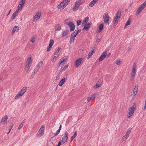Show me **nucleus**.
Returning a JSON list of instances; mask_svg holds the SVG:
<instances>
[{
    "label": "nucleus",
    "mask_w": 146,
    "mask_h": 146,
    "mask_svg": "<svg viewBox=\"0 0 146 146\" xmlns=\"http://www.w3.org/2000/svg\"><path fill=\"white\" fill-rule=\"evenodd\" d=\"M8 119V117L7 115H5L3 117L1 121V123L2 124H3L5 123H6L7 121V119Z\"/></svg>",
    "instance_id": "2eb2a0df"
},
{
    "label": "nucleus",
    "mask_w": 146,
    "mask_h": 146,
    "mask_svg": "<svg viewBox=\"0 0 146 146\" xmlns=\"http://www.w3.org/2000/svg\"><path fill=\"white\" fill-rule=\"evenodd\" d=\"M101 86L99 84H98L97 83H96V84L95 85V86H94V88H97L98 87H100Z\"/></svg>",
    "instance_id": "a18cd8bd"
},
{
    "label": "nucleus",
    "mask_w": 146,
    "mask_h": 146,
    "mask_svg": "<svg viewBox=\"0 0 146 146\" xmlns=\"http://www.w3.org/2000/svg\"><path fill=\"white\" fill-rule=\"evenodd\" d=\"M92 24L90 23H89L88 24H86V25H84V27L82 30L84 29L87 30L89 29L90 27L91 26Z\"/></svg>",
    "instance_id": "a211bd4d"
},
{
    "label": "nucleus",
    "mask_w": 146,
    "mask_h": 146,
    "mask_svg": "<svg viewBox=\"0 0 146 146\" xmlns=\"http://www.w3.org/2000/svg\"><path fill=\"white\" fill-rule=\"evenodd\" d=\"M88 19L89 17H86L82 21V25L83 26H84V24L86 25V24H87Z\"/></svg>",
    "instance_id": "412c9836"
},
{
    "label": "nucleus",
    "mask_w": 146,
    "mask_h": 146,
    "mask_svg": "<svg viewBox=\"0 0 146 146\" xmlns=\"http://www.w3.org/2000/svg\"><path fill=\"white\" fill-rule=\"evenodd\" d=\"M32 64V57H29L27 59V62H26V65L25 70V71L27 72L28 71L30 68Z\"/></svg>",
    "instance_id": "7ed1b4c3"
},
{
    "label": "nucleus",
    "mask_w": 146,
    "mask_h": 146,
    "mask_svg": "<svg viewBox=\"0 0 146 146\" xmlns=\"http://www.w3.org/2000/svg\"><path fill=\"white\" fill-rule=\"evenodd\" d=\"M26 0H22L19 3V5H20L22 6L24 5L25 2Z\"/></svg>",
    "instance_id": "f704fd0d"
},
{
    "label": "nucleus",
    "mask_w": 146,
    "mask_h": 146,
    "mask_svg": "<svg viewBox=\"0 0 146 146\" xmlns=\"http://www.w3.org/2000/svg\"><path fill=\"white\" fill-rule=\"evenodd\" d=\"M43 62L42 61L40 62L36 65V69L38 70L39 68L41 67L43 64Z\"/></svg>",
    "instance_id": "5701e85b"
},
{
    "label": "nucleus",
    "mask_w": 146,
    "mask_h": 146,
    "mask_svg": "<svg viewBox=\"0 0 146 146\" xmlns=\"http://www.w3.org/2000/svg\"><path fill=\"white\" fill-rule=\"evenodd\" d=\"M97 83L98 84H99L101 86L102 83V79H100L98 81Z\"/></svg>",
    "instance_id": "ea45409f"
},
{
    "label": "nucleus",
    "mask_w": 146,
    "mask_h": 146,
    "mask_svg": "<svg viewBox=\"0 0 146 146\" xmlns=\"http://www.w3.org/2000/svg\"><path fill=\"white\" fill-rule=\"evenodd\" d=\"M62 144L61 141H59L58 143V144L56 146H60L61 144Z\"/></svg>",
    "instance_id": "864d4df0"
},
{
    "label": "nucleus",
    "mask_w": 146,
    "mask_h": 146,
    "mask_svg": "<svg viewBox=\"0 0 146 146\" xmlns=\"http://www.w3.org/2000/svg\"><path fill=\"white\" fill-rule=\"evenodd\" d=\"M96 3L93 0L89 4V5L91 7H92Z\"/></svg>",
    "instance_id": "e433bc0d"
},
{
    "label": "nucleus",
    "mask_w": 146,
    "mask_h": 146,
    "mask_svg": "<svg viewBox=\"0 0 146 146\" xmlns=\"http://www.w3.org/2000/svg\"><path fill=\"white\" fill-rule=\"evenodd\" d=\"M81 23V21L80 20H78L77 22V25H79Z\"/></svg>",
    "instance_id": "09e8293b"
},
{
    "label": "nucleus",
    "mask_w": 146,
    "mask_h": 146,
    "mask_svg": "<svg viewBox=\"0 0 146 146\" xmlns=\"http://www.w3.org/2000/svg\"><path fill=\"white\" fill-rule=\"evenodd\" d=\"M91 97H92V100H93L96 97V94H94Z\"/></svg>",
    "instance_id": "8fccbe9b"
},
{
    "label": "nucleus",
    "mask_w": 146,
    "mask_h": 146,
    "mask_svg": "<svg viewBox=\"0 0 146 146\" xmlns=\"http://www.w3.org/2000/svg\"><path fill=\"white\" fill-rule=\"evenodd\" d=\"M18 13L19 11H18V10H16L12 15L11 20H13L18 15Z\"/></svg>",
    "instance_id": "f3484780"
},
{
    "label": "nucleus",
    "mask_w": 146,
    "mask_h": 146,
    "mask_svg": "<svg viewBox=\"0 0 146 146\" xmlns=\"http://www.w3.org/2000/svg\"><path fill=\"white\" fill-rule=\"evenodd\" d=\"M19 30V27L17 26H15L12 30V33H14L15 31H18Z\"/></svg>",
    "instance_id": "c756f323"
},
{
    "label": "nucleus",
    "mask_w": 146,
    "mask_h": 146,
    "mask_svg": "<svg viewBox=\"0 0 146 146\" xmlns=\"http://www.w3.org/2000/svg\"><path fill=\"white\" fill-rule=\"evenodd\" d=\"M66 6L62 2L57 7L58 9H62L65 8Z\"/></svg>",
    "instance_id": "dca6fc26"
},
{
    "label": "nucleus",
    "mask_w": 146,
    "mask_h": 146,
    "mask_svg": "<svg viewBox=\"0 0 146 146\" xmlns=\"http://www.w3.org/2000/svg\"><path fill=\"white\" fill-rule=\"evenodd\" d=\"M65 61V58H64L63 59V60H60L58 63H59V66H60V65H62V63L64 62Z\"/></svg>",
    "instance_id": "58836bf2"
},
{
    "label": "nucleus",
    "mask_w": 146,
    "mask_h": 146,
    "mask_svg": "<svg viewBox=\"0 0 146 146\" xmlns=\"http://www.w3.org/2000/svg\"><path fill=\"white\" fill-rule=\"evenodd\" d=\"M82 60V58H80L77 59L75 62V67H78L80 65L81 62Z\"/></svg>",
    "instance_id": "4468645a"
},
{
    "label": "nucleus",
    "mask_w": 146,
    "mask_h": 146,
    "mask_svg": "<svg viewBox=\"0 0 146 146\" xmlns=\"http://www.w3.org/2000/svg\"><path fill=\"white\" fill-rule=\"evenodd\" d=\"M44 125H42L38 133L37 134V135L38 137H41L43 134L44 132Z\"/></svg>",
    "instance_id": "6e6552de"
},
{
    "label": "nucleus",
    "mask_w": 146,
    "mask_h": 146,
    "mask_svg": "<svg viewBox=\"0 0 146 146\" xmlns=\"http://www.w3.org/2000/svg\"><path fill=\"white\" fill-rule=\"evenodd\" d=\"M75 137L72 136L71 138V142L73 140V139L75 138Z\"/></svg>",
    "instance_id": "bf43d9fd"
},
{
    "label": "nucleus",
    "mask_w": 146,
    "mask_h": 146,
    "mask_svg": "<svg viewBox=\"0 0 146 146\" xmlns=\"http://www.w3.org/2000/svg\"><path fill=\"white\" fill-rule=\"evenodd\" d=\"M121 62L120 60H118L116 61V63L117 65H119L121 64Z\"/></svg>",
    "instance_id": "c03bdc74"
},
{
    "label": "nucleus",
    "mask_w": 146,
    "mask_h": 146,
    "mask_svg": "<svg viewBox=\"0 0 146 146\" xmlns=\"http://www.w3.org/2000/svg\"><path fill=\"white\" fill-rule=\"evenodd\" d=\"M76 32V31H74L72 33L71 35L70 39L69 41L70 43V44H72L74 42L75 37L77 35V33L76 34H75Z\"/></svg>",
    "instance_id": "0eeeda50"
},
{
    "label": "nucleus",
    "mask_w": 146,
    "mask_h": 146,
    "mask_svg": "<svg viewBox=\"0 0 146 146\" xmlns=\"http://www.w3.org/2000/svg\"><path fill=\"white\" fill-rule=\"evenodd\" d=\"M41 15V14L40 13H37L34 17V20H38L40 18Z\"/></svg>",
    "instance_id": "aec40b11"
},
{
    "label": "nucleus",
    "mask_w": 146,
    "mask_h": 146,
    "mask_svg": "<svg viewBox=\"0 0 146 146\" xmlns=\"http://www.w3.org/2000/svg\"><path fill=\"white\" fill-rule=\"evenodd\" d=\"M23 125H24L23 123V122H22L21 123V124L19 125V126L18 127V129H20L23 126Z\"/></svg>",
    "instance_id": "49530a36"
},
{
    "label": "nucleus",
    "mask_w": 146,
    "mask_h": 146,
    "mask_svg": "<svg viewBox=\"0 0 146 146\" xmlns=\"http://www.w3.org/2000/svg\"><path fill=\"white\" fill-rule=\"evenodd\" d=\"M57 58L56 56H54V57L52 59L51 61L53 62H55V60Z\"/></svg>",
    "instance_id": "37998d69"
},
{
    "label": "nucleus",
    "mask_w": 146,
    "mask_h": 146,
    "mask_svg": "<svg viewBox=\"0 0 146 146\" xmlns=\"http://www.w3.org/2000/svg\"><path fill=\"white\" fill-rule=\"evenodd\" d=\"M131 21L129 20L126 23L125 25V28L126 27H127L128 25H129L130 24Z\"/></svg>",
    "instance_id": "c9c22d12"
},
{
    "label": "nucleus",
    "mask_w": 146,
    "mask_h": 146,
    "mask_svg": "<svg viewBox=\"0 0 146 146\" xmlns=\"http://www.w3.org/2000/svg\"><path fill=\"white\" fill-rule=\"evenodd\" d=\"M121 10H119L117 12L113 21V25L115 26H116L118 23V20L121 17Z\"/></svg>",
    "instance_id": "f257e3e1"
},
{
    "label": "nucleus",
    "mask_w": 146,
    "mask_h": 146,
    "mask_svg": "<svg viewBox=\"0 0 146 146\" xmlns=\"http://www.w3.org/2000/svg\"><path fill=\"white\" fill-rule=\"evenodd\" d=\"M66 78L65 77H64L60 81L58 85L61 86H62L64 84L66 80Z\"/></svg>",
    "instance_id": "6ab92c4d"
},
{
    "label": "nucleus",
    "mask_w": 146,
    "mask_h": 146,
    "mask_svg": "<svg viewBox=\"0 0 146 146\" xmlns=\"http://www.w3.org/2000/svg\"><path fill=\"white\" fill-rule=\"evenodd\" d=\"M61 49V48H60V47H58V48L57 49V50L54 52V54H57L58 52H59V51Z\"/></svg>",
    "instance_id": "79ce46f5"
},
{
    "label": "nucleus",
    "mask_w": 146,
    "mask_h": 146,
    "mask_svg": "<svg viewBox=\"0 0 146 146\" xmlns=\"http://www.w3.org/2000/svg\"><path fill=\"white\" fill-rule=\"evenodd\" d=\"M27 88L26 87H23L21 90L19 92L20 93H21L22 95H23L26 91Z\"/></svg>",
    "instance_id": "b1692460"
},
{
    "label": "nucleus",
    "mask_w": 146,
    "mask_h": 146,
    "mask_svg": "<svg viewBox=\"0 0 146 146\" xmlns=\"http://www.w3.org/2000/svg\"><path fill=\"white\" fill-rule=\"evenodd\" d=\"M60 131L58 130L56 131V134H57L58 135V134L60 133Z\"/></svg>",
    "instance_id": "e2e57ef3"
},
{
    "label": "nucleus",
    "mask_w": 146,
    "mask_h": 146,
    "mask_svg": "<svg viewBox=\"0 0 146 146\" xmlns=\"http://www.w3.org/2000/svg\"><path fill=\"white\" fill-rule=\"evenodd\" d=\"M76 32L75 33V34H76V33H77V34H78V33L80 32V31H81V29H80V30H77V31H76Z\"/></svg>",
    "instance_id": "5fc2aeb1"
},
{
    "label": "nucleus",
    "mask_w": 146,
    "mask_h": 146,
    "mask_svg": "<svg viewBox=\"0 0 146 146\" xmlns=\"http://www.w3.org/2000/svg\"><path fill=\"white\" fill-rule=\"evenodd\" d=\"M146 6V1L141 5L140 7L138 8L136 13V15H138Z\"/></svg>",
    "instance_id": "39448f33"
},
{
    "label": "nucleus",
    "mask_w": 146,
    "mask_h": 146,
    "mask_svg": "<svg viewBox=\"0 0 146 146\" xmlns=\"http://www.w3.org/2000/svg\"><path fill=\"white\" fill-rule=\"evenodd\" d=\"M54 41L52 39H50L49 41V46L48 47L46 51L48 52L52 48V46L53 45Z\"/></svg>",
    "instance_id": "ddd939ff"
},
{
    "label": "nucleus",
    "mask_w": 146,
    "mask_h": 146,
    "mask_svg": "<svg viewBox=\"0 0 146 146\" xmlns=\"http://www.w3.org/2000/svg\"><path fill=\"white\" fill-rule=\"evenodd\" d=\"M68 26L70 27V31H72L74 30L75 26L74 23L72 22H70L68 23Z\"/></svg>",
    "instance_id": "f8f14e48"
},
{
    "label": "nucleus",
    "mask_w": 146,
    "mask_h": 146,
    "mask_svg": "<svg viewBox=\"0 0 146 146\" xmlns=\"http://www.w3.org/2000/svg\"><path fill=\"white\" fill-rule=\"evenodd\" d=\"M13 124L12 123V125L11 126L10 128H9V130H10V131H11V129H12L13 126Z\"/></svg>",
    "instance_id": "6e6d98bb"
},
{
    "label": "nucleus",
    "mask_w": 146,
    "mask_h": 146,
    "mask_svg": "<svg viewBox=\"0 0 146 146\" xmlns=\"http://www.w3.org/2000/svg\"><path fill=\"white\" fill-rule=\"evenodd\" d=\"M107 54V52L104 51V52L99 58V61L101 62L104 60L106 57Z\"/></svg>",
    "instance_id": "9b49d317"
},
{
    "label": "nucleus",
    "mask_w": 146,
    "mask_h": 146,
    "mask_svg": "<svg viewBox=\"0 0 146 146\" xmlns=\"http://www.w3.org/2000/svg\"><path fill=\"white\" fill-rule=\"evenodd\" d=\"M70 1V0H64L62 2L63 3L65 4V5H66V6H67L68 4L69 3Z\"/></svg>",
    "instance_id": "473e14b6"
},
{
    "label": "nucleus",
    "mask_w": 146,
    "mask_h": 146,
    "mask_svg": "<svg viewBox=\"0 0 146 146\" xmlns=\"http://www.w3.org/2000/svg\"><path fill=\"white\" fill-rule=\"evenodd\" d=\"M59 75H57L56 76V79L57 80H58L59 79Z\"/></svg>",
    "instance_id": "052dcab7"
},
{
    "label": "nucleus",
    "mask_w": 146,
    "mask_h": 146,
    "mask_svg": "<svg viewBox=\"0 0 146 146\" xmlns=\"http://www.w3.org/2000/svg\"><path fill=\"white\" fill-rule=\"evenodd\" d=\"M132 48V46H131L129 48V49L128 51H129L130 50H131Z\"/></svg>",
    "instance_id": "69168bd1"
},
{
    "label": "nucleus",
    "mask_w": 146,
    "mask_h": 146,
    "mask_svg": "<svg viewBox=\"0 0 146 146\" xmlns=\"http://www.w3.org/2000/svg\"><path fill=\"white\" fill-rule=\"evenodd\" d=\"M68 65H65L62 68V70H63V71L65 70L66 68H68Z\"/></svg>",
    "instance_id": "de8ad7c7"
},
{
    "label": "nucleus",
    "mask_w": 146,
    "mask_h": 146,
    "mask_svg": "<svg viewBox=\"0 0 146 146\" xmlns=\"http://www.w3.org/2000/svg\"><path fill=\"white\" fill-rule=\"evenodd\" d=\"M57 135H58L56 133H54V135L51 138V139H52L54 137L56 136Z\"/></svg>",
    "instance_id": "4d7b16f0"
},
{
    "label": "nucleus",
    "mask_w": 146,
    "mask_h": 146,
    "mask_svg": "<svg viewBox=\"0 0 146 146\" xmlns=\"http://www.w3.org/2000/svg\"><path fill=\"white\" fill-rule=\"evenodd\" d=\"M36 35H34L31 38L30 40V41L32 42V43L34 42L35 41V39L36 38Z\"/></svg>",
    "instance_id": "bb28decb"
},
{
    "label": "nucleus",
    "mask_w": 146,
    "mask_h": 146,
    "mask_svg": "<svg viewBox=\"0 0 146 146\" xmlns=\"http://www.w3.org/2000/svg\"><path fill=\"white\" fill-rule=\"evenodd\" d=\"M38 70H37V69H35L31 76H33V77L36 74Z\"/></svg>",
    "instance_id": "4c0bfd02"
},
{
    "label": "nucleus",
    "mask_w": 146,
    "mask_h": 146,
    "mask_svg": "<svg viewBox=\"0 0 146 146\" xmlns=\"http://www.w3.org/2000/svg\"><path fill=\"white\" fill-rule=\"evenodd\" d=\"M98 0H93V1L94 2L96 3Z\"/></svg>",
    "instance_id": "774afa93"
},
{
    "label": "nucleus",
    "mask_w": 146,
    "mask_h": 146,
    "mask_svg": "<svg viewBox=\"0 0 146 146\" xmlns=\"http://www.w3.org/2000/svg\"><path fill=\"white\" fill-rule=\"evenodd\" d=\"M22 95H23L21 94V93H20V92H19V93L16 95V96L14 98L15 99L17 100Z\"/></svg>",
    "instance_id": "2f4dec72"
},
{
    "label": "nucleus",
    "mask_w": 146,
    "mask_h": 146,
    "mask_svg": "<svg viewBox=\"0 0 146 146\" xmlns=\"http://www.w3.org/2000/svg\"><path fill=\"white\" fill-rule=\"evenodd\" d=\"M79 7L78 6V5L75 4V6L74 7L72 8V10L74 11H77L79 8Z\"/></svg>",
    "instance_id": "72a5a7b5"
},
{
    "label": "nucleus",
    "mask_w": 146,
    "mask_h": 146,
    "mask_svg": "<svg viewBox=\"0 0 146 146\" xmlns=\"http://www.w3.org/2000/svg\"><path fill=\"white\" fill-rule=\"evenodd\" d=\"M61 29V26L59 24H58L55 27V30L56 31H60Z\"/></svg>",
    "instance_id": "393cba45"
},
{
    "label": "nucleus",
    "mask_w": 146,
    "mask_h": 146,
    "mask_svg": "<svg viewBox=\"0 0 146 146\" xmlns=\"http://www.w3.org/2000/svg\"><path fill=\"white\" fill-rule=\"evenodd\" d=\"M111 54L110 53H109L108 54V55H106V56H107L106 57H108L111 55Z\"/></svg>",
    "instance_id": "0e129e2a"
},
{
    "label": "nucleus",
    "mask_w": 146,
    "mask_h": 146,
    "mask_svg": "<svg viewBox=\"0 0 146 146\" xmlns=\"http://www.w3.org/2000/svg\"><path fill=\"white\" fill-rule=\"evenodd\" d=\"M104 21L105 23L109 24V17L108 13H105L103 16Z\"/></svg>",
    "instance_id": "423d86ee"
},
{
    "label": "nucleus",
    "mask_w": 146,
    "mask_h": 146,
    "mask_svg": "<svg viewBox=\"0 0 146 146\" xmlns=\"http://www.w3.org/2000/svg\"><path fill=\"white\" fill-rule=\"evenodd\" d=\"M135 110L136 108L134 106H131L129 107L128 110L129 112L127 115V117L129 118L132 115Z\"/></svg>",
    "instance_id": "20e7f679"
},
{
    "label": "nucleus",
    "mask_w": 146,
    "mask_h": 146,
    "mask_svg": "<svg viewBox=\"0 0 146 146\" xmlns=\"http://www.w3.org/2000/svg\"><path fill=\"white\" fill-rule=\"evenodd\" d=\"M100 42V39L99 38H98L96 40V42Z\"/></svg>",
    "instance_id": "13d9d810"
},
{
    "label": "nucleus",
    "mask_w": 146,
    "mask_h": 146,
    "mask_svg": "<svg viewBox=\"0 0 146 146\" xmlns=\"http://www.w3.org/2000/svg\"><path fill=\"white\" fill-rule=\"evenodd\" d=\"M68 135L67 132L66 131L64 135L62 138V140H61L62 144H64L66 142L68 139Z\"/></svg>",
    "instance_id": "1a4fd4ad"
},
{
    "label": "nucleus",
    "mask_w": 146,
    "mask_h": 146,
    "mask_svg": "<svg viewBox=\"0 0 146 146\" xmlns=\"http://www.w3.org/2000/svg\"><path fill=\"white\" fill-rule=\"evenodd\" d=\"M138 89V86L137 85H136L135 87L133 89V94L134 95V96H135L137 92Z\"/></svg>",
    "instance_id": "4be33fe9"
},
{
    "label": "nucleus",
    "mask_w": 146,
    "mask_h": 146,
    "mask_svg": "<svg viewBox=\"0 0 146 146\" xmlns=\"http://www.w3.org/2000/svg\"><path fill=\"white\" fill-rule=\"evenodd\" d=\"M92 100V97H89L87 99V101L88 102H90Z\"/></svg>",
    "instance_id": "603ef678"
},
{
    "label": "nucleus",
    "mask_w": 146,
    "mask_h": 146,
    "mask_svg": "<svg viewBox=\"0 0 146 146\" xmlns=\"http://www.w3.org/2000/svg\"><path fill=\"white\" fill-rule=\"evenodd\" d=\"M104 25L103 24H101L100 25L99 27V30L98 31L97 33H100L101 32L103 28Z\"/></svg>",
    "instance_id": "c85d7f7f"
},
{
    "label": "nucleus",
    "mask_w": 146,
    "mask_h": 146,
    "mask_svg": "<svg viewBox=\"0 0 146 146\" xmlns=\"http://www.w3.org/2000/svg\"><path fill=\"white\" fill-rule=\"evenodd\" d=\"M94 52V51L93 50H91L90 52L89 53V54L88 55V56L87 57V58L89 59L90 58L91 56H92Z\"/></svg>",
    "instance_id": "7c9ffc66"
},
{
    "label": "nucleus",
    "mask_w": 146,
    "mask_h": 146,
    "mask_svg": "<svg viewBox=\"0 0 146 146\" xmlns=\"http://www.w3.org/2000/svg\"><path fill=\"white\" fill-rule=\"evenodd\" d=\"M63 71V70H62V69L61 71H60V72H59V74H61V73Z\"/></svg>",
    "instance_id": "338daca9"
},
{
    "label": "nucleus",
    "mask_w": 146,
    "mask_h": 146,
    "mask_svg": "<svg viewBox=\"0 0 146 146\" xmlns=\"http://www.w3.org/2000/svg\"><path fill=\"white\" fill-rule=\"evenodd\" d=\"M69 32L68 30H66L64 32H63L62 37H63L64 36L67 35Z\"/></svg>",
    "instance_id": "cd10ccee"
},
{
    "label": "nucleus",
    "mask_w": 146,
    "mask_h": 146,
    "mask_svg": "<svg viewBox=\"0 0 146 146\" xmlns=\"http://www.w3.org/2000/svg\"><path fill=\"white\" fill-rule=\"evenodd\" d=\"M83 3V2L81 0H78L76 1L75 3V4L78 5V6L80 7V5H81Z\"/></svg>",
    "instance_id": "a878e982"
},
{
    "label": "nucleus",
    "mask_w": 146,
    "mask_h": 146,
    "mask_svg": "<svg viewBox=\"0 0 146 146\" xmlns=\"http://www.w3.org/2000/svg\"><path fill=\"white\" fill-rule=\"evenodd\" d=\"M136 66L135 63H134L133 65L132 68V71L131 72V74L130 76V80L132 81L134 79L136 72Z\"/></svg>",
    "instance_id": "f03ea898"
},
{
    "label": "nucleus",
    "mask_w": 146,
    "mask_h": 146,
    "mask_svg": "<svg viewBox=\"0 0 146 146\" xmlns=\"http://www.w3.org/2000/svg\"><path fill=\"white\" fill-rule=\"evenodd\" d=\"M67 20H65L64 21V23L66 25H68V23L67 22Z\"/></svg>",
    "instance_id": "680f3d73"
},
{
    "label": "nucleus",
    "mask_w": 146,
    "mask_h": 146,
    "mask_svg": "<svg viewBox=\"0 0 146 146\" xmlns=\"http://www.w3.org/2000/svg\"><path fill=\"white\" fill-rule=\"evenodd\" d=\"M23 7L22 6L20 5L19 4L18 7V9L17 10H18V11L19 10H21L23 8Z\"/></svg>",
    "instance_id": "a19ab883"
},
{
    "label": "nucleus",
    "mask_w": 146,
    "mask_h": 146,
    "mask_svg": "<svg viewBox=\"0 0 146 146\" xmlns=\"http://www.w3.org/2000/svg\"><path fill=\"white\" fill-rule=\"evenodd\" d=\"M77 133V131H75L74 133V135L72 136L75 138L76 137Z\"/></svg>",
    "instance_id": "3c124183"
},
{
    "label": "nucleus",
    "mask_w": 146,
    "mask_h": 146,
    "mask_svg": "<svg viewBox=\"0 0 146 146\" xmlns=\"http://www.w3.org/2000/svg\"><path fill=\"white\" fill-rule=\"evenodd\" d=\"M131 128H129L128 129V131H127L126 134L122 137V139L123 141L126 140L128 138L131 133Z\"/></svg>",
    "instance_id": "9d476101"
}]
</instances>
